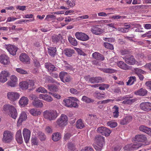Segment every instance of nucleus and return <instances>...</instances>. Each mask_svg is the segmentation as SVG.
I'll list each match as a JSON object with an SVG mask.
<instances>
[{"label": "nucleus", "instance_id": "473e14b6", "mask_svg": "<svg viewBox=\"0 0 151 151\" xmlns=\"http://www.w3.org/2000/svg\"><path fill=\"white\" fill-rule=\"evenodd\" d=\"M74 52L75 50H74L70 48L65 49L63 51V53L68 57L71 56L72 54L74 53Z\"/></svg>", "mask_w": 151, "mask_h": 151}, {"label": "nucleus", "instance_id": "4be33fe9", "mask_svg": "<svg viewBox=\"0 0 151 151\" xmlns=\"http://www.w3.org/2000/svg\"><path fill=\"white\" fill-rule=\"evenodd\" d=\"M99 27L98 25L93 27L91 29V32L95 35L101 34L102 33L101 29Z\"/></svg>", "mask_w": 151, "mask_h": 151}, {"label": "nucleus", "instance_id": "9b49d317", "mask_svg": "<svg viewBox=\"0 0 151 151\" xmlns=\"http://www.w3.org/2000/svg\"><path fill=\"white\" fill-rule=\"evenodd\" d=\"M75 36L78 39L83 41L87 40L89 39L87 35L82 32H76L75 34Z\"/></svg>", "mask_w": 151, "mask_h": 151}, {"label": "nucleus", "instance_id": "5fc2aeb1", "mask_svg": "<svg viewBox=\"0 0 151 151\" xmlns=\"http://www.w3.org/2000/svg\"><path fill=\"white\" fill-rule=\"evenodd\" d=\"M45 78L46 81L48 82L53 83L55 82V81L50 76H46Z\"/></svg>", "mask_w": 151, "mask_h": 151}, {"label": "nucleus", "instance_id": "cd10ccee", "mask_svg": "<svg viewBox=\"0 0 151 151\" xmlns=\"http://www.w3.org/2000/svg\"><path fill=\"white\" fill-rule=\"evenodd\" d=\"M89 81L92 83L101 82L102 79L100 77H92L89 78Z\"/></svg>", "mask_w": 151, "mask_h": 151}, {"label": "nucleus", "instance_id": "c756f323", "mask_svg": "<svg viewBox=\"0 0 151 151\" xmlns=\"http://www.w3.org/2000/svg\"><path fill=\"white\" fill-rule=\"evenodd\" d=\"M147 93V91L145 89L141 88L139 90L134 92L136 95L143 96L146 95Z\"/></svg>", "mask_w": 151, "mask_h": 151}, {"label": "nucleus", "instance_id": "de8ad7c7", "mask_svg": "<svg viewBox=\"0 0 151 151\" xmlns=\"http://www.w3.org/2000/svg\"><path fill=\"white\" fill-rule=\"evenodd\" d=\"M107 124L111 128H114L117 125V124L116 122L111 121L108 122L107 123Z\"/></svg>", "mask_w": 151, "mask_h": 151}, {"label": "nucleus", "instance_id": "a19ab883", "mask_svg": "<svg viewBox=\"0 0 151 151\" xmlns=\"http://www.w3.org/2000/svg\"><path fill=\"white\" fill-rule=\"evenodd\" d=\"M136 81V78L135 76H131L129 78L128 81L127 82V85H132L134 82Z\"/></svg>", "mask_w": 151, "mask_h": 151}, {"label": "nucleus", "instance_id": "f257e3e1", "mask_svg": "<svg viewBox=\"0 0 151 151\" xmlns=\"http://www.w3.org/2000/svg\"><path fill=\"white\" fill-rule=\"evenodd\" d=\"M96 144H93V146L97 151H101L105 143L104 138L100 135H96L94 139Z\"/></svg>", "mask_w": 151, "mask_h": 151}, {"label": "nucleus", "instance_id": "f03ea898", "mask_svg": "<svg viewBox=\"0 0 151 151\" xmlns=\"http://www.w3.org/2000/svg\"><path fill=\"white\" fill-rule=\"evenodd\" d=\"M3 109L6 112L9 114L12 118L14 119L16 118L17 114L16 109L13 106L9 104L5 105Z\"/></svg>", "mask_w": 151, "mask_h": 151}, {"label": "nucleus", "instance_id": "6e6d98bb", "mask_svg": "<svg viewBox=\"0 0 151 151\" xmlns=\"http://www.w3.org/2000/svg\"><path fill=\"white\" fill-rule=\"evenodd\" d=\"M16 70L19 73L21 74H27V72L25 70L21 68H17L16 69Z\"/></svg>", "mask_w": 151, "mask_h": 151}, {"label": "nucleus", "instance_id": "72a5a7b5", "mask_svg": "<svg viewBox=\"0 0 151 151\" xmlns=\"http://www.w3.org/2000/svg\"><path fill=\"white\" fill-rule=\"evenodd\" d=\"M32 104L36 108H41L43 105L41 101L38 99L34 100L32 102Z\"/></svg>", "mask_w": 151, "mask_h": 151}, {"label": "nucleus", "instance_id": "20e7f679", "mask_svg": "<svg viewBox=\"0 0 151 151\" xmlns=\"http://www.w3.org/2000/svg\"><path fill=\"white\" fill-rule=\"evenodd\" d=\"M73 101L70 99H65L63 100V105L68 107H73L74 108H78V104L75 101H78V99L74 97H72Z\"/></svg>", "mask_w": 151, "mask_h": 151}, {"label": "nucleus", "instance_id": "69168bd1", "mask_svg": "<svg viewBox=\"0 0 151 151\" xmlns=\"http://www.w3.org/2000/svg\"><path fill=\"white\" fill-rule=\"evenodd\" d=\"M47 87L48 90L51 91H54V89L56 88L55 86L51 85H48L47 86Z\"/></svg>", "mask_w": 151, "mask_h": 151}, {"label": "nucleus", "instance_id": "a211bd4d", "mask_svg": "<svg viewBox=\"0 0 151 151\" xmlns=\"http://www.w3.org/2000/svg\"><path fill=\"white\" fill-rule=\"evenodd\" d=\"M45 65V68L47 69L49 72L57 71L58 69L57 67L50 63H46Z\"/></svg>", "mask_w": 151, "mask_h": 151}, {"label": "nucleus", "instance_id": "ea45409f", "mask_svg": "<svg viewBox=\"0 0 151 151\" xmlns=\"http://www.w3.org/2000/svg\"><path fill=\"white\" fill-rule=\"evenodd\" d=\"M76 127L78 129H81L84 127V125L81 119H78L76 122Z\"/></svg>", "mask_w": 151, "mask_h": 151}, {"label": "nucleus", "instance_id": "052dcab7", "mask_svg": "<svg viewBox=\"0 0 151 151\" xmlns=\"http://www.w3.org/2000/svg\"><path fill=\"white\" fill-rule=\"evenodd\" d=\"M64 82H63V83L68 82H70L71 81V78L70 76L68 74L64 78Z\"/></svg>", "mask_w": 151, "mask_h": 151}, {"label": "nucleus", "instance_id": "864d4df0", "mask_svg": "<svg viewBox=\"0 0 151 151\" xmlns=\"http://www.w3.org/2000/svg\"><path fill=\"white\" fill-rule=\"evenodd\" d=\"M76 0H74H74L73 1V3H72L71 2V1L68 0L67 1H66L67 5H68V7H72L75 6V2Z\"/></svg>", "mask_w": 151, "mask_h": 151}, {"label": "nucleus", "instance_id": "f704fd0d", "mask_svg": "<svg viewBox=\"0 0 151 151\" xmlns=\"http://www.w3.org/2000/svg\"><path fill=\"white\" fill-rule=\"evenodd\" d=\"M29 112L31 115L34 116L40 115L41 113V112L40 111L37 110L34 108L29 109Z\"/></svg>", "mask_w": 151, "mask_h": 151}, {"label": "nucleus", "instance_id": "9d476101", "mask_svg": "<svg viewBox=\"0 0 151 151\" xmlns=\"http://www.w3.org/2000/svg\"><path fill=\"white\" fill-rule=\"evenodd\" d=\"M139 106L140 109L143 111H149L151 110V103L148 102L142 103Z\"/></svg>", "mask_w": 151, "mask_h": 151}, {"label": "nucleus", "instance_id": "58836bf2", "mask_svg": "<svg viewBox=\"0 0 151 151\" xmlns=\"http://www.w3.org/2000/svg\"><path fill=\"white\" fill-rule=\"evenodd\" d=\"M105 94L101 93L98 92H96L94 93V96L99 99H101L102 98H104Z\"/></svg>", "mask_w": 151, "mask_h": 151}, {"label": "nucleus", "instance_id": "0eeeda50", "mask_svg": "<svg viewBox=\"0 0 151 151\" xmlns=\"http://www.w3.org/2000/svg\"><path fill=\"white\" fill-rule=\"evenodd\" d=\"M142 145L141 143L137 142L132 143L126 145L124 148V150L132 151L141 147Z\"/></svg>", "mask_w": 151, "mask_h": 151}, {"label": "nucleus", "instance_id": "2eb2a0df", "mask_svg": "<svg viewBox=\"0 0 151 151\" xmlns=\"http://www.w3.org/2000/svg\"><path fill=\"white\" fill-rule=\"evenodd\" d=\"M6 49L11 55H14L16 54L18 48L14 45H9L6 46Z\"/></svg>", "mask_w": 151, "mask_h": 151}, {"label": "nucleus", "instance_id": "680f3d73", "mask_svg": "<svg viewBox=\"0 0 151 151\" xmlns=\"http://www.w3.org/2000/svg\"><path fill=\"white\" fill-rule=\"evenodd\" d=\"M34 63L35 66L37 68H39L40 66L39 61L36 59H34Z\"/></svg>", "mask_w": 151, "mask_h": 151}, {"label": "nucleus", "instance_id": "1a4fd4ad", "mask_svg": "<svg viewBox=\"0 0 151 151\" xmlns=\"http://www.w3.org/2000/svg\"><path fill=\"white\" fill-rule=\"evenodd\" d=\"M7 96L10 101H14L19 99V95L17 92H10L7 93Z\"/></svg>", "mask_w": 151, "mask_h": 151}, {"label": "nucleus", "instance_id": "c9c22d12", "mask_svg": "<svg viewBox=\"0 0 151 151\" xmlns=\"http://www.w3.org/2000/svg\"><path fill=\"white\" fill-rule=\"evenodd\" d=\"M29 84L28 83L25 81H23L20 82L19 83V86L22 90H26L28 87Z\"/></svg>", "mask_w": 151, "mask_h": 151}, {"label": "nucleus", "instance_id": "2f4dec72", "mask_svg": "<svg viewBox=\"0 0 151 151\" xmlns=\"http://www.w3.org/2000/svg\"><path fill=\"white\" fill-rule=\"evenodd\" d=\"M139 130L147 134H150L151 133V129L144 125H141L139 127Z\"/></svg>", "mask_w": 151, "mask_h": 151}, {"label": "nucleus", "instance_id": "ddd939ff", "mask_svg": "<svg viewBox=\"0 0 151 151\" xmlns=\"http://www.w3.org/2000/svg\"><path fill=\"white\" fill-rule=\"evenodd\" d=\"M20 60L24 64H29L30 58L26 54L22 53L19 56Z\"/></svg>", "mask_w": 151, "mask_h": 151}, {"label": "nucleus", "instance_id": "a878e982", "mask_svg": "<svg viewBox=\"0 0 151 151\" xmlns=\"http://www.w3.org/2000/svg\"><path fill=\"white\" fill-rule=\"evenodd\" d=\"M132 119V117L130 116H127L122 119L120 122L121 125H124L130 122Z\"/></svg>", "mask_w": 151, "mask_h": 151}, {"label": "nucleus", "instance_id": "79ce46f5", "mask_svg": "<svg viewBox=\"0 0 151 151\" xmlns=\"http://www.w3.org/2000/svg\"><path fill=\"white\" fill-rule=\"evenodd\" d=\"M68 40L70 42L72 45L76 46L77 45L78 43L77 41L75 38L70 37H68Z\"/></svg>", "mask_w": 151, "mask_h": 151}, {"label": "nucleus", "instance_id": "f3484780", "mask_svg": "<svg viewBox=\"0 0 151 151\" xmlns=\"http://www.w3.org/2000/svg\"><path fill=\"white\" fill-rule=\"evenodd\" d=\"M9 73L6 71H2L0 76V82L4 83L6 81L7 79V77L9 76Z\"/></svg>", "mask_w": 151, "mask_h": 151}, {"label": "nucleus", "instance_id": "f8f14e48", "mask_svg": "<svg viewBox=\"0 0 151 151\" xmlns=\"http://www.w3.org/2000/svg\"><path fill=\"white\" fill-rule=\"evenodd\" d=\"M134 141L139 142H145L147 141V138L146 136L143 134L136 135L135 137L133 138Z\"/></svg>", "mask_w": 151, "mask_h": 151}, {"label": "nucleus", "instance_id": "e2e57ef3", "mask_svg": "<svg viewBox=\"0 0 151 151\" xmlns=\"http://www.w3.org/2000/svg\"><path fill=\"white\" fill-rule=\"evenodd\" d=\"M70 92L73 94H76L78 93V92L74 88H71L70 89Z\"/></svg>", "mask_w": 151, "mask_h": 151}, {"label": "nucleus", "instance_id": "a18cd8bd", "mask_svg": "<svg viewBox=\"0 0 151 151\" xmlns=\"http://www.w3.org/2000/svg\"><path fill=\"white\" fill-rule=\"evenodd\" d=\"M82 100L87 103L93 102L94 101L93 99L89 98L86 96H83Z\"/></svg>", "mask_w": 151, "mask_h": 151}, {"label": "nucleus", "instance_id": "423d86ee", "mask_svg": "<svg viewBox=\"0 0 151 151\" xmlns=\"http://www.w3.org/2000/svg\"><path fill=\"white\" fill-rule=\"evenodd\" d=\"M68 118L65 114H62L60 118L56 121L57 125L60 127H63L67 124Z\"/></svg>", "mask_w": 151, "mask_h": 151}, {"label": "nucleus", "instance_id": "49530a36", "mask_svg": "<svg viewBox=\"0 0 151 151\" xmlns=\"http://www.w3.org/2000/svg\"><path fill=\"white\" fill-rule=\"evenodd\" d=\"M39 138L41 141H45L46 139V137L44 134L42 132H39L38 133Z\"/></svg>", "mask_w": 151, "mask_h": 151}, {"label": "nucleus", "instance_id": "c03bdc74", "mask_svg": "<svg viewBox=\"0 0 151 151\" xmlns=\"http://www.w3.org/2000/svg\"><path fill=\"white\" fill-rule=\"evenodd\" d=\"M68 75V73L64 71L61 72L59 74V76L61 80L63 82H64V78Z\"/></svg>", "mask_w": 151, "mask_h": 151}, {"label": "nucleus", "instance_id": "603ef678", "mask_svg": "<svg viewBox=\"0 0 151 151\" xmlns=\"http://www.w3.org/2000/svg\"><path fill=\"white\" fill-rule=\"evenodd\" d=\"M104 46L106 48L110 50H113L114 47L113 45L109 43L105 42L104 44Z\"/></svg>", "mask_w": 151, "mask_h": 151}, {"label": "nucleus", "instance_id": "338daca9", "mask_svg": "<svg viewBox=\"0 0 151 151\" xmlns=\"http://www.w3.org/2000/svg\"><path fill=\"white\" fill-rule=\"evenodd\" d=\"M64 63H65V66L66 68L70 70H73V67L70 65L68 64L66 61H64Z\"/></svg>", "mask_w": 151, "mask_h": 151}, {"label": "nucleus", "instance_id": "0e129e2a", "mask_svg": "<svg viewBox=\"0 0 151 151\" xmlns=\"http://www.w3.org/2000/svg\"><path fill=\"white\" fill-rule=\"evenodd\" d=\"M68 148L70 150H72L74 149V145L72 143H69L68 144Z\"/></svg>", "mask_w": 151, "mask_h": 151}, {"label": "nucleus", "instance_id": "39448f33", "mask_svg": "<svg viewBox=\"0 0 151 151\" xmlns=\"http://www.w3.org/2000/svg\"><path fill=\"white\" fill-rule=\"evenodd\" d=\"M13 134L10 131L8 130L5 131L3 134L2 141L4 143L10 142L13 138Z\"/></svg>", "mask_w": 151, "mask_h": 151}, {"label": "nucleus", "instance_id": "412c9836", "mask_svg": "<svg viewBox=\"0 0 151 151\" xmlns=\"http://www.w3.org/2000/svg\"><path fill=\"white\" fill-rule=\"evenodd\" d=\"M28 102L29 100L27 97L23 96L20 98L19 103L21 106L24 107L28 104Z\"/></svg>", "mask_w": 151, "mask_h": 151}, {"label": "nucleus", "instance_id": "e433bc0d", "mask_svg": "<svg viewBox=\"0 0 151 151\" xmlns=\"http://www.w3.org/2000/svg\"><path fill=\"white\" fill-rule=\"evenodd\" d=\"M56 52V48L55 47H50L48 48V53L52 56L54 57L55 56Z\"/></svg>", "mask_w": 151, "mask_h": 151}, {"label": "nucleus", "instance_id": "7ed1b4c3", "mask_svg": "<svg viewBox=\"0 0 151 151\" xmlns=\"http://www.w3.org/2000/svg\"><path fill=\"white\" fill-rule=\"evenodd\" d=\"M44 118L49 121L55 120L57 117L58 114L55 110H46L44 112Z\"/></svg>", "mask_w": 151, "mask_h": 151}, {"label": "nucleus", "instance_id": "8fccbe9b", "mask_svg": "<svg viewBox=\"0 0 151 151\" xmlns=\"http://www.w3.org/2000/svg\"><path fill=\"white\" fill-rule=\"evenodd\" d=\"M36 91L39 93H47V91L45 88L40 87L36 89Z\"/></svg>", "mask_w": 151, "mask_h": 151}, {"label": "nucleus", "instance_id": "4d7b16f0", "mask_svg": "<svg viewBox=\"0 0 151 151\" xmlns=\"http://www.w3.org/2000/svg\"><path fill=\"white\" fill-rule=\"evenodd\" d=\"M136 101L137 99L136 98H134L132 99H127V104H131Z\"/></svg>", "mask_w": 151, "mask_h": 151}, {"label": "nucleus", "instance_id": "aec40b11", "mask_svg": "<svg viewBox=\"0 0 151 151\" xmlns=\"http://www.w3.org/2000/svg\"><path fill=\"white\" fill-rule=\"evenodd\" d=\"M0 62L4 65H7L10 63L9 58L7 55H3L0 56Z\"/></svg>", "mask_w": 151, "mask_h": 151}, {"label": "nucleus", "instance_id": "6ab92c4d", "mask_svg": "<svg viewBox=\"0 0 151 151\" xmlns=\"http://www.w3.org/2000/svg\"><path fill=\"white\" fill-rule=\"evenodd\" d=\"M124 26L125 27L115 28V29H116V30H118L123 33H126L129 32L131 27V25L129 24H127V23H125Z\"/></svg>", "mask_w": 151, "mask_h": 151}, {"label": "nucleus", "instance_id": "b1692460", "mask_svg": "<svg viewBox=\"0 0 151 151\" xmlns=\"http://www.w3.org/2000/svg\"><path fill=\"white\" fill-rule=\"evenodd\" d=\"M117 64L119 67L124 70H128L130 68L129 66L122 61H118Z\"/></svg>", "mask_w": 151, "mask_h": 151}, {"label": "nucleus", "instance_id": "13d9d810", "mask_svg": "<svg viewBox=\"0 0 151 151\" xmlns=\"http://www.w3.org/2000/svg\"><path fill=\"white\" fill-rule=\"evenodd\" d=\"M8 84L9 86L12 87H14L16 85V83L15 82L12 81L10 80V81L8 82Z\"/></svg>", "mask_w": 151, "mask_h": 151}, {"label": "nucleus", "instance_id": "7c9ffc66", "mask_svg": "<svg viewBox=\"0 0 151 151\" xmlns=\"http://www.w3.org/2000/svg\"><path fill=\"white\" fill-rule=\"evenodd\" d=\"M62 39V35L59 34L58 35H54L52 37V42L56 44Z\"/></svg>", "mask_w": 151, "mask_h": 151}, {"label": "nucleus", "instance_id": "09e8293b", "mask_svg": "<svg viewBox=\"0 0 151 151\" xmlns=\"http://www.w3.org/2000/svg\"><path fill=\"white\" fill-rule=\"evenodd\" d=\"M134 72L137 75L141 74H144L146 73V71L138 68H135Z\"/></svg>", "mask_w": 151, "mask_h": 151}, {"label": "nucleus", "instance_id": "393cba45", "mask_svg": "<svg viewBox=\"0 0 151 151\" xmlns=\"http://www.w3.org/2000/svg\"><path fill=\"white\" fill-rule=\"evenodd\" d=\"M27 118V115L25 112H22L21 113L18 120L17 122V124H20L22 122L25 121Z\"/></svg>", "mask_w": 151, "mask_h": 151}, {"label": "nucleus", "instance_id": "bf43d9fd", "mask_svg": "<svg viewBox=\"0 0 151 151\" xmlns=\"http://www.w3.org/2000/svg\"><path fill=\"white\" fill-rule=\"evenodd\" d=\"M29 98L31 100H35L38 99L37 97L34 94H30L29 96Z\"/></svg>", "mask_w": 151, "mask_h": 151}, {"label": "nucleus", "instance_id": "774afa93", "mask_svg": "<svg viewBox=\"0 0 151 151\" xmlns=\"http://www.w3.org/2000/svg\"><path fill=\"white\" fill-rule=\"evenodd\" d=\"M76 51L80 55H85L86 54L79 48H77Z\"/></svg>", "mask_w": 151, "mask_h": 151}, {"label": "nucleus", "instance_id": "3c124183", "mask_svg": "<svg viewBox=\"0 0 151 151\" xmlns=\"http://www.w3.org/2000/svg\"><path fill=\"white\" fill-rule=\"evenodd\" d=\"M31 142L32 145H38V142L37 139L35 137H32Z\"/></svg>", "mask_w": 151, "mask_h": 151}, {"label": "nucleus", "instance_id": "dca6fc26", "mask_svg": "<svg viewBox=\"0 0 151 151\" xmlns=\"http://www.w3.org/2000/svg\"><path fill=\"white\" fill-rule=\"evenodd\" d=\"M123 59L125 62L130 65H134L135 63V60L132 55H129L123 57Z\"/></svg>", "mask_w": 151, "mask_h": 151}, {"label": "nucleus", "instance_id": "4c0bfd02", "mask_svg": "<svg viewBox=\"0 0 151 151\" xmlns=\"http://www.w3.org/2000/svg\"><path fill=\"white\" fill-rule=\"evenodd\" d=\"M52 139L54 141H57L61 138V135L59 133H54L52 136Z\"/></svg>", "mask_w": 151, "mask_h": 151}, {"label": "nucleus", "instance_id": "bb28decb", "mask_svg": "<svg viewBox=\"0 0 151 151\" xmlns=\"http://www.w3.org/2000/svg\"><path fill=\"white\" fill-rule=\"evenodd\" d=\"M92 56L94 58L98 60L102 61L104 59V57L102 55L97 52L93 53Z\"/></svg>", "mask_w": 151, "mask_h": 151}, {"label": "nucleus", "instance_id": "6e6552de", "mask_svg": "<svg viewBox=\"0 0 151 151\" xmlns=\"http://www.w3.org/2000/svg\"><path fill=\"white\" fill-rule=\"evenodd\" d=\"M97 131L98 133L106 137L109 136L111 132V131L109 129L104 127H98Z\"/></svg>", "mask_w": 151, "mask_h": 151}, {"label": "nucleus", "instance_id": "c85d7f7f", "mask_svg": "<svg viewBox=\"0 0 151 151\" xmlns=\"http://www.w3.org/2000/svg\"><path fill=\"white\" fill-rule=\"evenodd\" d=\"M16 139L18 143L20 144L22 143L23 141L21 131H17L16 135Z\"/></svg>", "mask_w": 151, "mask_h": 151}, {"label": "nucleus", "instance_id": "5701e85b", "mask_svg": "<svg viewBox=\"0 0 151 151\" xmlns=\"http://www.w3.org/2000/svg\"><path fill=\"white\" fill-rule=\"evenodd\" d=\"M39 96L40 99H42L47 102H51L53 100L50 96L47 94H40L39 95Z\"/></svg>", "mask_w": 151, "mask_h": 151}, {"label": "nucleus", "instance_id": "4468645a", "mask_svg": "<svg viewBox=\"0 0 151 151\" xmlns=\"http://www.w3.org/2000/svg\"><path fill=\"white\" fill-rule=\"evenodd\" d=\"M22 133L24 141L27 143L29 140L31 132L29 130L24 129L23 130Z\"/></svg>", "mask_w": 151, "mask_h": 151}, {"label": "nucleus", "instance_id": "37998d69", "mask_svg": "<svg viewBox=\"0 0 151 151\" xmlns=\"http://www.w3.org/2000/svg\"><path fill=\"white\" fill-rule=\"evenodd\" d=\"M101 70L104 73H112L115 72V70L110 68H101Z\"/></svg>", "mask_w": 151, "mask_h": 151}]
</instances>
